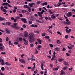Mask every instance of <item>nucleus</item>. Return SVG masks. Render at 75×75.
<instances>
[{
	"label": "nucleus",
	"instance_id": "obj_31",
	"mask_svg": "<svg viewBox=\"0 0 75 75\" xmlns=\"http://www.w3.org/2000/svg\"><path fill=\"white\" fill-rule=\"evenodd\" d=\"M4 67H2L1 68V70L2 71H4Z\"/></svg>",
	"mask_w": 75,
	"mask_h": 75
},
{
	"label": "nucleus",
	"instance_id": "obj_7",
	"mask_svg": "<svg viewBox=\"0 0 75 75\" xmlns=\"http://www.w3.org/2000/svg\"><path fill=\"white\" fill-rule=\"evenodd\" d=\"M28 5L31 7H33V5H35V3H33L31 4L29 3Z\"/></svg>",
	"mask_w": 75,
	"mask_h": 75
},
{
	"label": "nucleus",
	"instance_id": "obj_50",
	"mask_svg": "<svg viewBox=\"0 0 75 75\" xmlns=\"http://www.w3.org/2000/svg\"><path fill=\"white\" fill-rule=\"evenodd\" d=\"M57 33L58 34H59V35H62L61 33L59 32H57Z\"/></svg>",
	"mask_w": 75,
	"mask_h": 75
},
{
	"label": "nucleus",
	"instance_id": "obj_57",
	"mask_svg": "<svg viewBox=\"0 0 75 75\" xmlns=\"http://www.w3.org/2000/svg\"><path fill=\"white\" fill-rule=\"evenodd\" d=\"M45 35V33H44L43 34H42V37H44Z\"/></svg>",
	"mask_w": 75,
	"mask_h": 75
},
{
	"label": "nucleus",
	"instance_id": "obj_46",
	"mask_svg": "<svg viewBox=\"0 0 75 75\" xmlns=\"http://www.w3.org/2000/svg\"><path fill=\"white\" fill-rule=\"evenodd\" d=\"M1 54H2V55H5L6 54V52H1Z\"/></svg>",
	"mask_w": 75,
	"mask_h": 75
},
{
	"label": "nucleus",
	"instance_id": "obj_49",
	"mask_svg": "<svg viewBox=\"0 0 75 75\" xmlns=\"http://www.w3.org/2000/svg\"><path fill=\"white\" fill-rule=\"evenodd\" d=\"M1 10H3L4 9V7L1 6Z\"/></svg>",
	"mask_w": 75,
	"mask_h": 75
},
{
	"label": "nucleus",
	"instance_id": "obj_6",
	"mask_svg": "<svg viewBox=\"0 0 75 75\" xmlns=\"http://www.w3.org/2000/svg\"><path fill=\"white\" fill-rule=\"evenodd\" d=\"M5 31L7 34H10V30H8V29H7V28H6Z\"/></svg>",
	"mask_w": 75,
	"mask_h": 75
},
{
	"label": "nucleus",
	"instance_id": "obj_26",
	"mask_svg": "<svg viewBox=\"0 0 75 75\" xmlns=\"http://www.w3.org/2000/svg\"><path fill=\"white\" fill-rule=\"evenodd\" d=\"M45 38H46L47 39H50V37L48 36H46L45 37Z\"/></svg>",
	"mask_w": 75,
	"mask_h": 75
},
{
	"label": "nucleus",
	"instance_id": "obj_58",
	"mask_svg": "<svg viewBox=\"0 0 75 75\" xmlns=\"http://www.w3.org/2000/svg\"><path fill=\"white\" fill-rule=\"evenodd\" d=\"M49 54L50 55H51V50H50L49 52Z\"/></svg>",
	"mask_w": 75,
	"mask_h": 75
},
{
	"label": "nucleus",
	"instance_id": "obj_40",
	"mask_svg": "<svg viewBox=\"0 0 75 75\" xmlns=\"http://www.w3.org/2000/svg\"><path fill=\"white\" fill-rule=\"evenodd\" d=\"M30 60H31V61H35V59H33V58L30 59Z\"/></svg>",
	"mask_w": 75,
	"mask_h": 75
},
{
	"label": "nucleus",
	"instance_id": "obj_51",
	"mask_svg": "<svg viewBox=\"0 0 75 75\" xmlns=\"http://www.w3.org/2000/svg\"><path fill=\"white\" fill-rule=\"evenodd\" d=\"M34 67H33V68H34L35 69V63H33Z\"/></svg>",
	"mask_w": 75,
	"mask_h": 75
},
{
	"label": "nucleus",
	"instance_id": "obj_17",
	"mask_svg": "<svg viewBox=\"0 0 75 75\" xmlns=\"http://www.w3.org/2000/svg\"><path fill=\"white\" fill-rule=\"evenodd\" d=\"M27 8L28 9V10H28V11L29 12H31V7H30V6H28Z\"/></svg>",
	"mask_w": 75,
	"mask_h": 75
},
{
	"label": "nucleus",
	"instance_id": "obj_54",
	"mask_svg": "<svg viewBox=\"0 0 75 75\" xmlns=\"http://www.w3.org/2000/svg\"><path fill=\"white\" fill-rule=\"evenodd\" d=\"M67 47L68 48H69V50H72V47L69 46H68Z\"/></svg>",
	"mask_w": 75,
	"mask_h": 75
},
{
	"label": "nucleus",
	"instance_id": "obj_13",
	"mask_svg": "<svg viewBox=\"0 0 75 75\" xmlns=\"http://www.w3.org/2000/svg\"><path fill=\"white\" fill-rule=\"evenodd\" d=\"M4 20H5V18L0 17V21H4Z\"/></svg>",
	"mask_w": 75,
	"mask_h": 75
},
{
	"label": "nucleus",
	"instance_id": "obj_37",
	"mask_svg": "<svg viewBox=\"0 0 75 75\" xmlns=\"http://www.w3.org/2000/svg\"><path fill=\"white\" fill-rule=\"evenodd\" d=\"M58 61L59 62H62V61H63V59H59Z\"/></svg>",
	"mask_w": 75,
	"mask_h": 75
},
{
	"label": "nucleus",
	"instance_id": "obj_11",
	"mask_svg": "<svg viewBox=\"0 0 75 75\" xmlns=\"http://www.w3.org/2000/svg\"><path fill=\"white\" fill-rule=\"evenodd\" d=\"M37 41H38V44H41V40L40 39H38Z\"/></svg>",
	"mask_w": 75,
	"mask_h": 75
},
{
	"label": "nucleus",
	"instance_id": "obj_59",
	"mask_svg": "<svg viewBox=\"0 0 75 75\" xmlns=\"http://www.w3.org/2000/svg\"><path fill=\"white\" fill-rule=\"evenodd\" d=\"M23 28H26V26H25V24H24V25H23Z\"/></svg>",
	"mask_w": 75,
	"mask_h": 75
},
{
	"label": "nucleus",
	"instance_id": "obj_23",
	"mask_svg": "<svg viewBox=\"0 0 75 75\" xmlns=\"http://www.w3.org/2000/svg\"><path fill=\"white\" fill-rule=\"evenodd\" d=\"M68 68V67H63L62 69L63 70H66Z\"/></svg>",
	"mask_w": 75,
	"mask_h": 75
},
{
	"label": "nucleus",
	"instance_id": "obj_4",
	"mask_svg": "<svg viewBox=\"0 0 75 75\" xmlns=\"http://www.w3.org/2000/svg\"><path fill=\"white\" fill-rule=\"evenodd\" d=\"M11 27H13V28H14L16 29V30H20V27L18 26H14V25H11Z\"/></svg>",
	"mask_w": 75,
	"mask_h": 75
},
{
	"label": "nucleus",
	"instance_id": "obj_21",
	"mask_svg": "<svg viewBox=\"0 0 75 75\" xmlns=\"http://www.w3.org/2000/svg\"><path fill=\"white\" fill-rule=\"evenodd\" d=\"M5 64L6 65H8L9 66H10V65H11V64H10V63L7 62H6Z\"/></svg>",
	"mask_w": 75,
	"mask_h": 75
},
{
	"label": "nucleus",
	"instance_id": "obj_63",
	"mask_svg": "<svg viewBox=\"0 0 75 75\" xmlns=\"http://www.w3.org/2000/svg\"><path fill=\"white\" fill-rule=\"evenodd\" d=\"M20 17H23V15L22 14H19Z\"/></svg>",
	"mask_w": 75,
	"mask_h": 75
},
{
	"label": "nucleus",
	"instance_id": "obj_30",
	"mask_svg": "<svg viewBox=\"0 0 75 75\" xmlns=\"http://www.w3.org/2000/svg\"><path fill=\"white\" fill-rule=\"evenodd\" d=\"M2 11H3L5 13H6V12H7V10H6V9H4Z\"/></svg>",
	"mask_w": 75,
	"mask_h": 75
},
{
	"label": "nucleus",
	"instance_id": "obj_32",
	"mask_svg": "<svg viewBox=\"0 0 75 75\" xmlns=\"http://www.w3.org/2000/svg\"><path fill=\"white\" fill-rule=\"evenodd\" d=\"M61 5H62L61 3H58V4H57V6L59 7V6H61Z\"/></svg>",
	"mask_w": 75,
	"mask_h": 75
},
{
	"label": "nucleus",
	"instance_id": "obj_35",
	"mask_svg": "<svg viewBox=\"0 0 75 75\" xmlns=\"http://www.w3.org/2000/svg\"><path fill=\"white\" fill-rule=\"evenodd\" d=\"M64 65H68V63L66 61L64 62Z\"/></svg>",
	"mask_w": 75,
	"mask_h": 75
},
{
	"label": "nucleus",
	"instance_id": "obj_38",
	"mask_svg": "<svg viewBox=\"0 0 75 75\" xmlns=\"http://www.w3.org/2000/svg\"><path fill=\"white\" fill-rule=\"evenodd\" d=\"M66 39H67L68 38V35H66L64 37Z\"/></svg>",
	"mask_w": 75,
	"mask_h": 75
},
{
	"label": "nucleus",
	"instance_id": "obj_29",
	"mask_svg": "<svg viewBox=\"0 0 75 75\" xmlns=\"http://www.w3.org/2000/svg\"><path fill=\"white\" fill-rule=\"evenodd\" d=\"M22 12L23 13H25V12H27V10H22Z\"/></svg>",
	"mask_w": 75,
	"mask_h": 75
},
{
	"label": "nucleus",
	"instance_id": "obj_39",
	"mask_svg": "<svg viewBox=\"0 0 75 75\" xmlns=\"http://www.w3.org/2000/svg\"><path fill=\"white\" fill-rule=\"evenodd\" d=\"M72 5H71V6H70L71 7H74V6H75V4H74V3H72Z\"/></svg>",
	"mask_w": 75,
	"mask_h": 75
},
{
	"label": "nucleus",
	"instance_id": "obj_44",
	"mask_svg": "<svg viewBox=\"0 0 75 75\" xmlns=\"http://www.w3.org/2000/svg\"><path fill=\"white\" fill-rule=\"evenodd\" d=\"M28 6H27V5H25L24 6V7L25 8H28Z\"/></svg>",
	"mask_w": 75,
	"mask_h": 75
},
{
	"label": "nucleus",
	"instance_id": "obj_8",
	"mask_svg": "<svg viewBox=\"0 0 75 75\" xmlns=\"http://www.w3.org/2000/svg\"><path fill=\"white\" fill-rule=\"evenodd\" d=\"M38 14L39 16H40V17H42V15L41 13V12H38Z\"/></svg>",
	"mask_w": 75,
	"mask_h": 75
},
{
	"label": "nucleus",
	"instance_id": "obj_45",
	"mask_svg": "<svg viewBox=\"0 0 75 75\" xmlns=\"http://www.w3.org/2000/svg\"><path fill=\"white\" fill-rule=\"evenodd\" d=\"M43 18H44V17L42 16V17H40L39 18V20H42Z\"/></svg>",
	"mask_w": 75,
	"mask_h": 75
},
{
	"label": "nucleus",
	"instance_id": "obj_12",
	"mask_svg": "<svg viewBox=\"0 0 75 75\" xmlns=\"http://www.w3.org/2000/svg\"><path fill=\"white\" fill-rule=\"evenodd\" d=\"M54 50L55 51H59L60 50L59 48V47H56L54 49Z\"/></svg>",
	"mask_w": 75,
	"mask_h": 75
},
{
	"label": "nucleus",
	"instance_id": "obj_48",
	"mask_svg": "<svg viewBox=\"0 0 75 75\" xmlns=\"http://www.w3.org/2000/svg\"><path fill=\"white\" fill-rule=\"evenodd\" d=\"M29 24H32V21H29Z\"/></svg>",
	"mask_w": 75,
	"mask_h": 75
},
{
	"label": "nucleus",
	"instance_id": "obj_56",
	"mask_svg": "<svg viewBox=\"0 0 75 75\" xmlns=\"http://www.w3.org/2000/svg\"><path fill=\"white\" fill-rule=\"evenodd\" d=\"M68 52H69L70 53H72V51L70 50H69L68 51Z\"/></svg>",
	"mask_w": 75,
	"mask_h": 75
},
{
	"label": "nucleus",
	"instance_id": "obj_20",
	"mask_svg": "<svg viewBox=\"0 0 75 75\" xmlns=\"http://www.w3.org/2000/svg\"><path fill=\"white\" fill-rule=\"evenodd\" d=\"M42 4L43 6H45V5L47 6V2H46L45 3H42Z\"/></svg>",
	"mask_w": 75,
	"mask_h": 75
},
{
	"label": "nucleus",
	"instance_id": "obj_2",
	"mask_svg": "<svg viewBox=\"0 0 75 75\" xmlns=\"http://www.w3.org/2000/svg\"><path fill=\"white\" fill-rule=\"evenodd\" d=\"M63 24H65V25H70L71 24V23L70 21H69L68 22L64 21L63 22Z\"/></svg>",
	"mask_w": 75,
	"mask_h": 75
},
{
	"label": "nucleus",
	"instance_id": "obj_10",
	"mask_svg": "<svg viewBox=\"0 0 75 75\" xmlns=\"http://www.w3.org/2000/svg\"><path fill=\"white\" fill-rule=\"evenodd\" d=\"M30 27H36L37 28L38 27V26L37 25H34V24H32V25L30 26Z\"/></svg>",
	"mask_w": 75,
	"mask_h": 75
},
{
	"label": "nucleus",
	"instance_id": "obj_47",
	"mask_svg": "<svg viewBox=\"0 0 75 75\" xmlns=\"http://www.w3.org/2000/svg\"><path fill=\"white\" fill-rule=\"evenodd\" d=\"M65 50H66V49H65V47H63L62 50V51H65Z\"/></svg>",
	"mask_w": 75,
	"mask_h": 75
},
{
	"label": "nucleus",
	"instance_id": "obj_15",
	"mask_svg": "<svg viewBox=\"0 0 75 75\" xmlns=\"http://www.w3.org/2000/svg\"><path fill=\"white\" fill-rule=\"evenodd\" d=\"M49 13L50 14H52L54 13V12H52L51 10H49Z\"/></svg>",
	"mask_w": 75,
	"mask_h": 75
},
{
	"label": "nucleus",
	"instance_id": "obj_42",
	"mask_svg": "<svg viewBox=\"0 0 75 75\" xmlns=\"http://www.w3.org/2000/svg\"><path fill=\"white\" fill-rule=\"evenodd\" d=\"M19 40H20V41H23V38H19Z\"/></svg>",
	"mask_w": 75,
	"mask_h": 75
},
{
	"label": "nucleus",
	"instance_id": "obj_64",
	"mask_svg": "<svg viewBox=\"0 0 75 75\" xmlns=\"http://www.w3.org/2000/svg\"><path fill=\"white\" fill-rule=\"evenodd\" d=\"M65 31H66L67 33H69L68 30V29H66Z\"/></svg>",
	"mask_w": 75,
	"mask_h": 75
},
{
	"label": "nucleus",
	"instance_id": "obj_27",
	"mask_svg": "<svg viewBox=\"0 0 75 75\" xmlns=\"http://www.w3.org/2000/svg\"><path fill=\"white\" fill-rule=\"evenodd\" d=\"M24 44L25 45H28V41H25V42H24Z\"/></svg>",
	"mask_w": 75,
	"mask_h": 75
},
{
	"label": "nucleus",
	"instance_id": "obj_36",
	"mask_svg": "<svg viewBox=\"0 0 75 75\" xmlns=\"http://www.w3.org/2000/svg\"><path fill=\"white\" fill-rule=\"evenodd\" d=\"M9 44L10 45H13V44L11 43V41L10 40H9Z\"/></svg>",
	"mask_w": 75,
	"mask_h": 75
},
{
	"label": "nucleus",
	"instance_id": "obj_43",
	"mask_svg": "<svg viewBox=\"0 0 75 75\" xmlns=\"http://www.w3.org/2000/svg\"><path fill=\"white\" fill-rule=\"evenodd\" d=\"M35 53L38 54V51L37 50V49H35Z\"/></svg>",
	"mask_w": 75,
	"mask_h": 75
},
{
	"label": "nucleus",
	"instance_id": "obj_34",
	"mask_svg": "<svg viewBox=\"0 0 75 75\" xmlns=\"http://www.w3.org/2000/svg\"><path fill=\"white\" fill-rule=\"evenodd\" d=\"M37 4H40L41 3V1H37L36 3Z\"/></svg>",
	"mask_w": 75,
	"mask_h": 75
},
{
	"label": "nucleus",
	"instance_id": "obj_61",
	"mask_svg": "<svg viewBox=\"0 0 75 75\" xmlns=\"http://www.w3.org/2000/svg\"><path fill=\"white\" fill-rule=\"evenodd\" d=\"M16 21H17V19L15 18L14 21V23H16Z\"/></svg>",
	"mask_w": 75,
	"mask_h": 75
},
{
	"label": "nucleus",
	"instance_id": "obj_41",
	"mask_svg": "<svg viewBox=\"0 0 75 75\" xmlns=\"http://www.w3.org/2000/svg\"><path fill=\"white\" fill-rule=\"evenodd\" d=\"M49 45H50V47H51V48H52V47H53V45H52V44H50Z\"/></svg>",
	"mask_w": 75,
	"mask_h": 75
},
{
	"label": "nucleus",
	"instance_id": "obj_18",
	"mask_svg": "<svg viewBox=\"0 0 75 75\" xmlns=\"http://www.w3.org/2000/svg\"><path fill=\"white\" fill-rule=\"evenodd\" d=\"M41 68L42 70H44V66L42 63L41 64Z\"/></svg>",
	"mask_w": 75,
	"mask_h": 75
},
{
	"label": "nucleus",
	"instance_id": "obj_52",
	"mask_svg": "<svg viewBox=\"0 0 75 75\" xmlns=\"http://www.w3.org/2000/svg\"><path fill=\"white\" fill-rule=\"evenodd\" d=\"M45 20H48V17L46 16V17H45Z\"/></svg>",
	"mask_w": 75,
	"mask_h": 75
},
{
	"label": "nucleus",
	"instance_id": "obj_28",
	"mask_svg": "<svg viewBox=\"0 0 75 75\" xmlns=\"http://www.w3.org/2000/svg\"><path fill=\"white\" fill-rule=\"evenodd\" d=\"M57 44H61V42H60V41H59V40L57 41Z\"/></svg>",
	"mask_w": 75,
	"mask_h": 75
},
{
	"label": "nucleus",
	"instance_id": "obj_19",
	"mask_svg": "<svg viewBox=\"0 0 75 75\" xmlns=\"http://www.w3.org/2000/svg\"><path fill=\"white\" fill-rule=\"evenodd\" d=\"M1 64L2 65H5V64H4V60L2 61Z\"/></svg>",
	"mask_w": 75,
	"mask_h": 75
},
{
	"label": "nucleus",
	"instance_id": "obj_16",
	"mask_svg": "<svg viewBox=\"0 0 75 75\" xmlns=\"http://www.w3.org/2000/svg\"><path fill=\"white\" fill-rule=\"evenodd\" d=\"M6 25H10L11 23L10 22H6Z\"/></svg>",
	"mask_w": 75,
	"mask_h": 75
},
{
	"label": "nucleus",
	"instance_id": "obj_3",
	"mask_svg": "<svg viewBox=\"0 0 75 75\" xmlns=\"http://www.w3.org/2000/svg\"><path fill=\"white\" fill-rule=\"evenodd\" d=\"M21 20L23 23H27V21H26L27 19L25 18H21Z\"/></svg>",
	"mask_w": 75,
	"mask_h": 75
},
{
	"label": "nucleus",
	"instance_id": "obj_9",
	"mask_svg": "<svg viewBox=\"0 0 75 75\" xmlns=\"http://www.w3.org/2000/svg\"><path fill=\"white\" fill-rule=\"evenodd\" d=\"M72 16V13H71V12H69L67 13L68 17H69L70 16Z\"/></svg>",
	"mask_w": 75,
	"mask_h": 75
},
{
	"label": "nucleus",
	"instance_id": "obj_25",
	"mask_svg": "<svg viewBox=\"0 0 75 75\" xmlns=\"http://www.w3.org/2000/svg\"><path fill=\"white\" fill-rule=\"evenodd\" d=\"M3 6H5V5H8V3H4L2 4Z\"/></svg>",
	"mask_w": 75,
	"mask_h": 75
},
{
	"label": "nucleus",
	"instance_id": "obj_60",
	"mask_svg": "<svg viewBox=\"0 0 75 75\" xmlns=\"http://www.w3.org/2000/svg\"><path fill=\"white\" fill-rule=\"evenodd\" d=\"M6 41H8V37H6Z\"/></svg>",
	"mask_w": 75,
	"mask_h": 75
},
{
	"label": "nucleus",
	"instance_id": "obj_33",
	"mask_svg": "<svg viewBox=\"0 0 75 75\" xmlns=\"http://www.w3.org/2000/svg\"><path fill=\"white\" fill-rule=\"evenodd\" d=\"M30 47H34V44L32 43L30 44Z\"/></svg>",
	"mask_w": 75,
	"mask_h": 75
},
{
	"label": "nucleus",
	"instance_id": "obj_24",
	"mask_svg": "<svg viewBox=\"0 0 75 75\" xmlns=\"http://www.w3.org/2000/svg\"><path fill=\"white\" fill-rule=\"evenodd\" d=\"M45 12V11L44 9H42V11L40 13H41V14H42L43 13H44Z\"/></svg>",
	"mask_w": 75,
	"mask_h": 75
},
{
	"label": "nucleus",
	"instance_id": "obj_1",
	"mask_svg": "<svg viewBox=\"0 0 75 75\" xmlns=\"http://www.w3.org/2000/svg\"><path fill=\"white\" fill-rule=\"evenodd\" d=\"M34 34L32 33L30 35L29 34L28 36V40L30 43H32L33 42H34Z\"/></svg>",
	"mask_w": 75,
	"mask_h": 75
},
{
	"label": "nucleus",
	"instance_id": "obj_62",
	"mask_svg": "<svg viewBox=\"0 0 75 75\" xmlns=\"http://www.w3.org/2000/svg\"><path fill=\"white\" fill-rule=\"evenodd\" d=\"M13 25L14 26H16L17 25V23H14L13 24Z\"/></svg>",
	"mask_w": 75,
	"mask_h": 75
},
{
	"label": "nucleus",
	"instance_id": "obj_22",
	"mask_svg": "<svg viewBox=\"0 0 75 75\" xmlns=\"http://www.w3.org/2000/svg\"><path fill=\"white\" fill-rule=\"evenodd\" d=\"M4 47L3 46L0 47V50H3V49H4Z\"/></svg>",
	"mask_w": 75,
	"mask_h": 75
},
{
	"label": "nucleus",
	"instance_id": "obj_53",
	"mask_svg": "<svg viewBox=\"0 0 75 75\" xmlns=\"http://www.w3.org/2000/svg\"><path fill=\"white\" fill-rule=\"evenodd\" d=\"M68 6H69L68 5H63V7H68Z\"/></svg>",
	"mask_w": 75,
	"mask_h": 75
},
{
	"label": "nucleus",
	"instance_id": "obj_5",
	"mask_svg": "<svg viewBox=\"0 0 75 75\" xmlns=\"http://www.w3.org/2000/svg\"><path fill=\"white\" fill-rule=\"evenodd\" d=\"M19 60L21 63H23V64H25V60L23 59H19Z\"/></svg>",
	"mask_w": 75,
	"mask_h": 75
},
{
	"label": "nucleus",
	"instance_id": "obj_14",
	"mask_svg": "<svg viewBox=\"0 0 75 75\" xmlns=\"http://www.w3.org/2000/svg\"><path fill=\"white\" fill-rule=\"evenodd\" d=\"M51 18H53V19H55V18H56V17L55 16H54V14H53L51 15Z\"/></svg>",
	"mask_w": 75,
	"mask_h": 75
},
{
	"label": "nucleus",
	"instance_id": "obj_55",
	"mask_svg": "<svg viewBox=\"0 0 75 75\" xmlns=\"http://www.w3.org/2000/svg\"><path fill=\"white\" fill-rule=\"evenodd\" d=\"M18 44V43L17 42H14V44H15V45H17Z\"/></svg>",
	"mask_w": 75,
	"mask_h": 75
}]
</instances>
